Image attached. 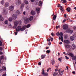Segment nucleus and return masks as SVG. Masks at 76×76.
<instances>
[{"instance_id":"obj_1","label":"nucleus","mask_w":76,"mask_h":76,"mask_svg":"<svg viewBox=\"0 0 76 76\" xmlns=\"http://www.w3.org/2000/svg\"><path fill=\"white\" fill-rule=\"evenodd\" d=\"M26 26H23L22 27V26H18L17 27V29L16 28L15 30L16 31L14 32L15 35H17L18 34V32L20 31V30L21 31H24L26 29Z\"/></svg>"},{"instance_id":"obj_2","label":"nucleus","mask_w":76,"mask_h":76,"mask_svg":"<svg viewBox=\"0 0 76 76\" xmlns=\"http://www.w3.org/2000/svg\"><path fill=\"white\" fill-rule=\"evenodd\" d=\"M15 2L16 5H17V6L20 5L21 3V0H16L15 1Z\"/></svg>"},{"instance_id":"obj_3","label":"nucleus","mask_w":76,"mask_h":76,"mask_svg":"<svg viewBox=\"0 0 76 76\" xmlns=\"http://www.w3.org/2000/svg\"><path fill=\"white\" fill-rule=\"evenodd\" d=\"M21 23V21H15L14 22V25L15 26H17L18 24H20Z\"/></svg>"},{"instance_id":"obj_4","label":"nucleus","mask_w":76,"mask_h":76,"mask_svg":"<svg viewBox=\"0 0 76 76\" xmlns=\"http://www.w3.org/2000/svg\"><path fill=\"white\" fill-rule=\"evenodd\" d=\"M42 75H44L43 76H48V73H45V72H44V70L43 69H42Z\"/></svg>"},{"instance_id":"obj_5","label":"nucleus","mask_w":76,"mask_h":76,"mask_svg":"<svg viewBox=\"0 0 76 76\" xmlns=\"http://www.w3.org/2000/svg\"><path fill=\"white\" fill-rule=\"evenodd\" d=\"M68 28V26L66 24L64 25L63 26V28L64 30H67Z\"/></svg>"},{"instance_id":"obj_6","label":"nucleus","mask_w":76,"mask_h":76,"mask_svg":"<svg viewBox=\"0 0 76 76\" xmlns=\"http://www.w3.org/2000/svg\"><path fill=\"white\" fill-rule=\"evenodd\" d=\"M56 35L57 36H59V37L61 36H62L63 34L62 32H60L59 33V32H58L56 33Z\"/></svg>"},{"instance_id":"obj_7","label":"nucleus","mask_w":76,"mask_h":76,"mask_svg":"<svg viewBox=\"0 0 76 76\" xmlns=\"http://www.w3.org/2000/svg\"><path fill=\"white\" fill-rule=\"evenodd\" d=\"M64 70H63L62 71H61V70L60 69L58 71V73L61 76L63 75V73Z\"/></svg>"},{"instance_id":"obj_8","label":"nucleus","mask_w":76,"mask_h":76,"mask_svg":"<svg viewBox=\"0 0 76 76\" xmlns=\"http://www.w3.org/2000/svg\"><path fill=\"white\" fill-rule=\"evenodd\" d=\"M66 55L67 56V55H69V56H71L72 58H73L74 56V55L71 53H70L69 54L67 53L66 54Z\"/></svg>"},{"instance_id":"obj_9","label":"nucleus","mask_w":76,"mask_h":76,"mask_svg":"<svg viewBox=\"0 0 76 76\" xmlns=\"http://www.w3.org/2000/svg\"><path fill=\"white\" fill-rule=\"evenodd\" d=\"M14 9V7L12 6H10L9 10L10 11H12Z\"/></svg>"},{"instance_id":"obj_10","label":"nucleus","mask_w":76,"mask_h":76,"mask_svg":"<svg viewBox=\"0 0 76 76\" xmlns=\"http://www.w3.org/2000/svg\"><path fill=\"white\" fill-rule=\"evenodd\" d=\"M66 32L68 33H70V34H72L73 32V31L72 30H69V31L67 30Z\"/></svg>"},{"instance_id":"obj_11","label":"nucleus","mask_w":76,"mask_h":76,"mask_svg":"<svg viewBox=\"0 0 76 76\" xmlns=\"http://www.w3.org/2000/svg\"><path fill=\"white\" fill-rule=\"evenodd\" d=\"M24 22L25 24H27L29 22V18H27L24 21Z\"/></svg>"},{"instance_id":"obj_12","label":"nucleus","mask_w":76,"mask_h":76,"mask_svg":"<svg viewBox=\"0 0 76 76\" xmlns=\"http://www.w3.org/2000/svg\"><path fill=\"white\" fill-rule=\"evenodd\" d=\"M17 15L16 14H13L12 15V18L14 20L16 19L17 18Z\"/></svg>"},{"instance_id":"obj_13","label":"nucleus","mask_w":76,"mask_h":76,"mask_svg":"<svg viewBox=\"0 0 76 76\" xmlns=\"http://www.w3.org/2000/svg\"><path fill=\"white\" fill-rule=\"evenodd\" d=\"M65 47L66 48H69L71 46L68 44L65 45Z\"/></svg>"},{"instance_id":"obj_14","label":"nucleus","mask_w":76,"mask_h":76,"mask_svg":"<svg viewBox=\"0 0 76 76\" xmlns=\"http://www.w3.org/2000/svg\"><path fill=\"white\" fill-rule=\"evenodd\" d=\"M59 41L60 39L61 40V41L62 42L63 41V36H61L60 37H59Z\"/></svg>"},{"instance_id":"obj_15","label":"nucleus","mask_w":76,"mask_h":76,"mask_svg":"<svg viewBox=\"0 0 76 76\" xmlns=\"http://www.w3.org/2000/svg\"><path fill=\"white\" fill-rule=\"evenodd\" d=\"M31 14L33 15H34L36 14L35 12L34 11V10H32L31 11Z\"/></svg>"},{"instance_id":"obj_16","label":"nucleus","mask_w":76,"mask_h":76,"mask_svg":"<svg viewBox=\"0 0 76 76\" xmlns=\"http://www.w3.org/2000/svg\"><path fill=\"white\" fill-rule=\"evenodd\" d=\"M36 10L38 13H39V11L40 10V8L39 7L36 8Z\"/></svg>"},{"instance_id":"obj_17","label":"nucleus","mask_w":76,"mask_h":76,"mask_svg":"<svg viewBox=\"0 0 76 76\" xmlns=\"http://www.w3.org/2000/svg\"><path fill=\"white\" fill-rule=\"evenodd\" d=\"M9 3L8 2H6L4 6L5 7H7L9 6Z\"/></svg>"},{"instance_id":"obj_18","label":"nucleus","mask_w":76,"mask_h":76,"mask_svg":"<svg viewBox=\"0 0 76 76\" xmlns=\"http://www.w3.org/2000/svg\"><path fill=\"white\" fill-rule=\"evenodd\" d=\"M64 42L66 44H69V43H70L69 41L66 40H65L64 41Z\"/></svg>"},{"instance_id":"obj_19","label":"nucleus","mask_w":76,"mask_h":76,"mask_svg":"<svg viewBox=\"0 0 76 76\" xmlns=\"http://www.w3.org/2000/svg\"><path fill=\"white\" fill-rule=\"evenodd\" d=\"M34 19V17L33 16H30V17H29L28 19L30 21H31L32 20Z\"/></svg>"},{"instance_id":"obj_20","label":"nucleus","mask_w":76,"mask_h":76,"mask_svg":"<svg viewBox=\"0 0 76 76\" xmlns=\"http://www.w3.org/2000/svg\"><path fill=\"white\" fill-rule=\"evenodd\" d=\"M72 48L73 50H74V49H75V48H76L75 45H73L72 46Z\"/></svg>"},{"instance_id":"obj_21","label":"nucleus","mask_w":76,"mask_h":76,"mask_svg":"<svg viewBox=\"0 0 76 76\" xmlns=\"http://www.w3.org/2000/svg\"><path fill=\"white\" fill-rule=\"evenodd\" d=\"M0 20L1 21H3L4 20V18L2 17V16L1 15H0Z\"/></svg>"},{"instance_id":"obj_22","label":"nucleus","mask_w":76,"mask_h":76,"mask_svg":"<svg viewBox=\"0 0 76 76\" xmlns=\"http://www.w3.org/2000/svg\"><path fill=\"white\" fill-rule=\"evenodd\" d=\"M45 56H46L45 55H42L41 56V59H42L45 58Z\"/></svg>"},{"instance_id":"obj_23","label":"nucleus","mask_w":76,"mask_h":76,"mask_svg":"<svg viewBox=\"0 0 76 76\" xmlns=\"http://www.w3.org/2000/svg\"><path fill=\"white\" fill-rule=\"evenodd\" d=\"M75 38L73 36H71L70 37V39L71 40H72V41H73V40H74V39Z\"/></svg>"},{"instance_id":"obj_24","label":"nucleus","mask_w":76,"mask_h":76,"mask_svg":"<svg viewBox=\"0 0 76 76\" xmlns=\"http://www.w3.org/2000/svg\"><path fill=\"white\" fill-rule=\"evenodd\" d=\"M58 74V72L57 71H56L53 74V75L54 76H55L57 75Z\"/></svg>"},{"instance_id":"obj_25","label":"nucleus","mask_w":76,"mask_h":76,"mask_svg":"<svg viewBox=\"0 0 76 76\" xmlns=\"http://www.w3.org/2000/svg\"><path fill=\"white\" fill-rule=\"evenodd\" d=\"M52 62L51 64L52 65H54L55 64V61L53 59H52V60L51 61Z\"/></svg>"},{"instance_id":"obj_26","label":"nucleus","mask_w":76,"mask_h":76,"mask_svg":"<svg viewBox=\"0 0 76 76\" xmlns=\"http://www.w3.org/2000/svg\"><path fill=\"white\" fill-rule=\"evenodd\" d=\"M26 26V28H25V29H26V27L27 28H28L30 27L31 26V25L30 24H28V25H27V26Z\"/></svg>"},{"instance_id":"obj_27","label":"nucleus","mask_w":76,"mask_h":76,"mask_svg":"<svg viewBox=\"0 0 76 76\" xmlns=\"http://www.w3.org/2000/svg\"><path fill=\"white\" fill-rule=\"evenodd\" d=\"M24 4H21V5L20 8L21 9H23L24 7Z\"/></svg>"},{"instance_id":"obj_28","label":"nucleus","mask_w":76,"mask_h":76,"mask_svg":"<svg viewBox=\"0 0 76 76\" xmlns=\"http://www.w3.org/2000/svg\"><path fill=\"white\" fill-rule=\"evenodd\" d=\"M16 15H19L20 14V11L18 10H17L16 11Z\"/></svg>"},{"instance_id":"obj_29","label":"nucleus","mask_w":76,"mask_h":76,"mask_svg":"<svg viewBox=\"0 0 76 76\" xmlns=\"http://www.w3.org/2000/svg\"><path fill=\"white\" fill-rule=\"evenodd\" d=\"M3 13L4 15H6V13H7L6 11V10H4L3 11Z\"/></svg>"},{"instance_id":"obj_30","label":"nucleus","mask_w":76,"mask_h":76,"mask_svg":"<svg viewBox=\"0 0 76 76\" xmlns=\"http://www.w3.org/2000/svg\"><path fill=\"white\" fill-rule=\"evenodd\" d=\"M42 3L41 1H40L39 3V5L40 6H42Z\"/></svg>"},{"instance_id":"obj_31","label":"nucleus","mask_w":76,"mask_h":76,"mask_svg":"<svg viewBox=\"0 0 76 76\" xmlns=\"http://www.w3.org/2000/svg\"><path fill=\"white\" fill-rule=\"evenodd\" d=\"M70 8L69 7H68L66 9V10L69 12H70Z\"/></svg>"},{"instance_id":"obj_32","label":"nucleus","mask_w":76,"mask_h":76,"mask_svg":"<svg viewBox=\"0 0 76 76\" xmlns=\"http://www.w3.org/2000/svg\"><path fill=\"white\" fill-rule=\"evenodd\" d=\"M8 23V20H6L4 21V23L6 24H7Z\"/></svg>"},{"instance_id":"obj_33","label":"nucleus","mask_w":76,"mask_h":76,"mask_svg":"<svg viewBox=\"0 0 76 76\" xmlns=\"http://www.w3.org/2000/svg\"><path fill=\"white\" fill-rule=\"evenodd\" d=\"M8 20L9 21L11 22L12 21V19L11 18H10L8 19Z\"/></svg>"},{"instance_id":"obj_34","label":"nucleus","mask_w":76,"mask_h":76,"mask_svg":"<svg viewBox=\"0 0 76 76\" xmlns=\"http://www.w3.org/2000/svg\"><path fill=\"white\" fill-rule=\"evenodd\" d=\"M2 69L4 71H6V67H5L4 66H3Z\"/></svg>"},{"instance_id":"obj_35","label":"nucleus","mask_w":76,"mask_h":76,"mask_svg":"<svg viewBox=\"0 0 76 76\" xmlns=\"http://www.w3.org/2000/svg\"><path fill=\"white\" fill-rule=\"evenodd\" d=\"M73 36L75 38H76V33H74L73 34Z\"/></svg>"},{"instance_id":"obj_36","label":"nucleus","mask_w":76,"mask_h":76,"mask_svg":"<svg viewBox=\"0 0 76 76\" xmlns=\"http://www.w3.org/2000/svg\"><path fill=\"white\" fill-rule=\"evenodd\" d=\"M68 35H65L64 36V38L65 39H67L68 37Z\"/></svg>"},{"instance_id":"obj_37","label":"nucleus","mask_w":76,"mask_h":76,"mask_svg":"<svg viewBox=\"0 0 76 76\" xmlns=\"http://www.w3.org/2000/svg\"><path fill=\"white\" fill-rule=\"evenodd\" d=\"M56 18V15H54L53 17V19L55 20Z\"/></svg>"},{"instance_id":"obj_38","label":"nucleus","mask_w":76,"mask_h":76,"mask_svg":"<svg viewBox=\"0 0 76 76\" xmlns=\"http://www.w3.org/2000/svg\"><path fill=\"white\" fill-rule=\"evenodd\" d=\"M62 2L63 3H65L66 2V0H61Z\"/></svg>"},{"instance_id":"obj_39","label":"nucleus","mask_w":76,"mask_h":76,"mask_svg":"<svg viewBox=\"0 0 76 76\" xmlns=\"http://www.w3.org/2000/svg\"><path fill=\"white\" fill-rule=\"evenodd\" d=\"M60 7H61V9H60L63 12L64 11V9H63L62 7V6H61Z\"/></svg>"},{"instance_id":"obj_40","label":"nucleus","mask_w":76,"mask_h":76,"mask_svg":"<svg viewBox=\"0 0 76 76\" xmlns=\"http://www.w3.org/2000/svg\"><path fill=\"white\" fill-rule=\"evenodd\" d=\"M50 53V50H47L46 51V53L49 54Z\"/></svg>"},{"instance_id":"obj_41","label":"nucleus","mask_w":76,"mask_h":76,"mask_svg":"<svg viewBox=\"0 0 76 76\" xmlns=\"http://www.w3.org/2000/svg\"><path fill=\"white\" fill-rule=\"evenodd\" d=\"M24 2L25 3L27 4H28V2L26 1H25Z\"/></svg>"},{"instance_id":"obj_42","label":"nucleus","mask_w":76,"mask_h":76,"mask_svg":"<svg viewBox=\"0 0 76 76\" xmlns=\"http://www.w3.org/2000/svg\"><path fill=\"white\" fill-rule=\"evenodd\" d=\"M1 4H4V1H1Z\"/></svg>"},{"instance_id":"obj_43","label":"nucleus","mask_w":76,"mask_h":76,"mask_svg":"<svg viewBox=\"0 0 76 76\" xmlns=\"http://www.w3.org/2000/svg\"><path fill=\"white\" fill-rule=\"evenodd\" d=\"M4 59V57L3 56H1V60H2V59Z\"/></svg>"},{"instance_id":"obj_44","label":"nucleus","mask_w":76,"mask_h":76,"mask_svg":"<svg viewBox=\"0 0 76 76\" xmlns=\"http://www.w3.org/2000/svg\"><path fill=\"white\" fill-rule=\"evenodd\" d=\"M65 58L67 60H69V58L67 57V56H65Z\"/></svg>"},{"instance_id":"obj_45","label":"nucleus","mask_w":76,"mask_h":76,"mask_svg":"<svg viewBox=\"0 0 76 76\" xmlns=\"http://www.w3.org/2000/svg\"><path fill=\"white\" fill-rule=\"evenodd\" d=\"M50 69H51V68H49L47 70V71L48 72H49V71L50 70Z\"/></svg>"},{"instance_id":"obj_46","label":"nucleus","mask_w":76,"mask_h":76,"mask_svg":"<svg viewBox=\"0 0 76 76\" xmlns=\"http://www.w3.org/2000/svg\"><path fill=\"white\" fill-rule=\"evenodd\" d=\"M61 4H58V5H57V7H61Z\"/></svg>"},{"instance_id":"obj_47","label":"nucleus","mask_w":76,"mask_h":76,"mask_svg":"<svg viewBox=\"0 0 76 76\" xmlns=\"http://www.w3.org/2000/svg\"><path fill=\"white\" fill-rule=\"evenodd\" d=\"M2 42L1 41H0V46H1L2 45Z\"/></svg>"},{"instance_id":"obj_48","label":"nucleus","mask_w":76,"mask_h":76,"mask_svg":"<svg viewBox=\"0 0 76 76\" xmlns=\"http://www.w3.org/2000/svg\"><path fill=\"white\" fill-rule=\"evenodd\" d=\"M41 63L40 62H39V63H38V65H41Z\"/></svg>"},{"instance_id":"obj_49","label":"nucleus","mask_w":76,"mask_h":76,"mask_svg":"<svg viewBox=\"0 0 76 76\" xmlns=\"http://www.w3.org/2000/svg\"><path fill=\"white\" fill-rule=\"evenodd\" d=\"M74 59L75 61H76V56H74Z\"/></svg>"},{"instance_id":"obj_50","label":"nucleus","mask_w":76,"mask_h":76,"mask_svg":"<svg viewBox=\"0 0 76 76\" xmlns=\"http://www.w3.org/2000/svg\"><path fill=\"white\" fill-rule=\"evenodd\" d=\"M2 76H7L6 74H4L2 75Z\"/></svg>"},{"instance_id":"obj_51","label":"nucleus","mask_w":76,"mask_h":76,"mask_svg":"<svg viewBox=\"0 0 76 76\" xmlns=\"http://www.w3.org/2000/svg\"><path fill=\"white\" fill-rule=\"evenodd\" d=\"M66 21V19H64L63 20V23H64L65 22V21Z\"/></svg>"},{"instance_id":"obj_52","label":"nucleus","mask_w":76,"mask_h":76,"mask_svg":"<svg viewBox=\"0 0 76 76\" xmlns=\"http://www.w3.org/2000/svg\"><path fill=\"white\" fill-rule=\"evenodd\" d=\"M58 60H59V61H60V62H61V59L60 58H58Z\"/></svg>"},{"instance_id":"obj_53","label":"nucleus","mask_w":76,"mask_h":76,"mask_svg":"<svg viewBox=\"0 0 76 76\" xmlns=\"http://www.w3.org/2000/svg\"><path fill=\"white\" fill-rule=\"evenodd\" d=\"M73 28L74 30H76V26H74Z\"/></svg>"},{"instance_id":"obj_54","label":"nucleus","mask_w":76,"mask_h":76,"mask_svg":"<svg viewBox=\"0 0 76 76\" xmlns=\"http://www.w3.org/2000/svg\"><path fill=\"white\" fill-rule=\"evenodd\" d=\"M47 41H48L49 42V41H50V39H47Z\"/></svg>"},{"instance_id":"obj_55","label":"nucleus","mask_w":76,"mask_h":76,"mask_svg":"<svg viewBox=\"0 0 76 76\" xmlns=\"http://www.w3.org/2000/svg\"><path fill=\"white\" fill-rule=\"evenodd\" d=\"M3 54V53L2 52H0V55H2Z\"/></svg>"},{"instance_id":"obj_56","label":"nucleus","mask_w":76,"mask_h":76,"mask_svg":"<svg viewBox=\"0 0 76 76\" xmlns=\"http://www.w3.org/2000/svg\"><path fill=\"white\" fill-rule=\"evenodd\" d=\"M31 0L32 2H34L35 1V0Z\"/></svg>"},{"instance_id":"obj_57","label":"nucleus","mask_w":76,"mask_h":76,"mask_svg":"<svg viewBox=\"0 0 76 76\" xmlns=\"http://www.w3.org/2000/svg\"><path fill=\"white\" fill-rule=\"evenodd\" d=\"M51 35H52V36H53L54 35V34L52 32L51 33Z\"/></svg>"},{"instance_id":"obj_58","label":"nucleus","mask_w":76,"mask_h":76,"mask_svg":"<svg viewBox=\"0 0 76 76\" xmlns=\"http://www.w3.org/2000/svg\"><path fill=\"white\" fill-rule=\"evenodd\" d=\"M2 50V47H0V50Z\"/></svg>"},{"instance_id":"obj_59","label":"nucleus","mask_w":76,"mask_h":76,"mask_svg":"<svg viewBox=\"0 0 76 76\" xmlns=\"http://www.w3.org/2000/svg\"><path fill=\"white\" fill-rule=\"evenodd\" d=\"M53 38H52L51 39H50V40L51 41H52V42H53Z\"/></svg>"},{"instance_id":"obj_60","label":"nucleus","mask_w":76,"mask_h":76,"mask_svg":"<svg viewBox=\"0 0 76 76\" xmlns=\"http://www.w3.org/2000/svg\"><path fill=\"white\" fill-rule=\"evenodd\" d=\"M64 17L66 18V14H64Z\"/></svg>"},{"instance_id":"obj_61","label":"nucleus","mask_w":76,"mask_h":76,"mask_svg":"<svg viewBox=\"0 0 76 76\" xmlns=\"http://www.w3.org/2000/svg\"><path fill=\"white\" fill-rule=\"evenodd\" d=\"M72 73L74 74H75V71H73L72 72Z\"/></svg>"},{"instance_id":"obj_62","label":"nucleus","mask_w":76,"mask_h":76,"mask_svg":"<svg viewBox=\"0 0 76 76\" xmlns=\"http://www.w3.org/2000/svg\"><path fill=\"white\" fill-rule=\"evenodd\" d=\"M66 68L67 69V70H68V68H69L68 67V66H66Z\"/></svg>"},{"instance_id":"obj_63","label":"nucleus","mask_w":76,"mask_h":76,"mask_svg":"<svg viewBox=\"0 0 76 76\" xmlns=\"http://www.w3.org/2000/svg\"><path fill=\"white\" fill-rule=\"evenodd\" d=\"M59 44H62V42H60Z\"/></svg>"},{"instance_id":"obj_64","label":"nucleus","mask_w":76,"mask_h":76,"mask_svg":"<svg viewBox=\"0 0 76 76\" xmlns=\"http://www.w3.org/2000/svg\"><path fill=\"white\" fill-rule=\"evenodd\" d=\"M74 9H75V10H76V7H75L74 8Z\"/></svg>"}]
</instances>
